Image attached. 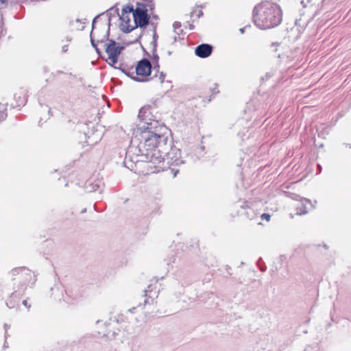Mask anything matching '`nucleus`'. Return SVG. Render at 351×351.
<instances>
[{"instance_id": "obj_12", "label": "nucleus", "mask_w": 351, "mask_h": 351, "mask_svg": "<svg viewBox=\"0 0 351 351\" xmlns=\"http://www.w3.org/2000/svg\"><path fill=\"white\" fill-rule=\"evenodd\" d=\"M84 188L87 192L90 193L97 191L99 189V185L90 183V181L88 180L85 184Z\"/></svg>"}, {"instance_id": "obj_17", "label": "nucleus", "mask_w": 351, "mask_h": 351, "mask_svg": "<svg viewBox=\"0 0 351 351\" xmlns=\"http://www.w3.org/2000/svg\"><path fill=\"white\" fill-rule=\"evenodd\" d=\"M145 296H146V297H147V296H148L149 298H151V296L148 295V292H152V285H149V286L147 287V289H146V290L145 291Z\"/></svg>"}, {"instance_id": "obj_14", "label": "nucleus", "mask_w": 351, "mask_h": 351, "mask_svg": "<svg viewBox=\"0 0 351 351\" xmlns=\"http://www.w3.org/2000/svg\"><path fill=\"white\" fill-rule=\"evenodd\" d=\"M203 15V12L202 8L199 6H196L193 8V11L191 12V18H197L199 19L200 16Z\"/></svg>"}, {"instance_id": "obj_23", "label": "nucleus", "mask_w": 351, "mask_h": 351, "mask_svg": "<svg viewBox=\"0 0 351 351\" xmlns=\"http://www.w3.org/2000/svg\"><path fill=\"white\" fill-rule=\"evenodd\" d=\"M155 295V297L157 298L158 297V294L156 293H154Z\"/></svg>"}, {"instance_id": "obj_16", "label": "nucleus", "mask_w": 351, "mask_h": 351, "mask_svg": "<svg viewBox=\"0 0 351 351\" xmlns=\"http://www.w3.org/2000/svg\"><path fill=\"white\" fill-rule=\"evenodd\" d=\"M261 218L262 219L266 220L267 221H269L271 216H270V215H269L267 213H263V214L261 215Z\"/></svg>"}, {"instance_id": "obj_15", "label": "nucleus", "mask_w": 351, "mask_h": 351, "mask_svg": "<svg viewBox=\"0 0 351 351\" xmlns=\"http://www.w3.org/2000/svg\"><path fill=\"white\" fill-rule=\"evenodd\" d=\"M156 77L158 78L160 84H162L165 82L166 75L161 72L158 76H156Z\"/></svg>"}, {"instance_id": "obj_4", "label": "nucleus", "mask_w": 351, "mask_h": 351, "mask_svg": "<svg viewBox=\"0 0 351 351\" xmlns=\"http://www.w3.org/2000/svg\"><path fill=\"white\" fill-rule=\"evenodd\" d=\"M169 145L168 144H167L166 148L160 149V155H163L161 156L162 159L161 160L162 161L160 162V164L158 166H156L155 172H158L160 171V169L163 168V165L165 161L167 164L169 165H178L182 162L181 152L180 149L176 148H171L169 151Z\"/></svg>"}, {"instance_id": "obj_22", "label": "nucleus", "mask_w": 351, "mask_h": 351, "mask_svg": "<svg viewBox=\"0 0 351 351\" xmlns=\"http://www.w3.org/2000/svg\"><path fill=\"white\" fill-rule=\"evenodd\" d=\"M193 28H194V26H193V25H190V29H193Z\"/></svg>"}, {"instance_id": "obj_2", "label": "nucleus", "mask_w": 351, "mask_h": 351, "mask_svg": "<svg viewBox=\"0 0 351 351\" xmlns=\"http://www.w3.org/2000/svg\"><path fill=\"white\" fill-rule=\"evenodd\" d=\"M282 12L276 3L263 1L253 10V21L261 29H270L278 25L282 21Z\"/></svg>"}, {"instance_id": "obj_19", "label": "nucleus", "mask_w": 351, "mask_h": 351, "mask_svg": "<svg viewBox=\"0 0 351 351\" xmlns=\"http://www.w3.org/2000/svg\"><path fill=\"white\" fill-rule=\"evenodd\" d=\"M68 48H69V46L67 45L62 46V51L64 53L68 51Z\"/></svg>"}, {"instance_id": "obj_13", "label": "nucleus", "mask_w": 351, "mask_h": 351, "mask_svg": "<svg viewBox=\"0 0 351 351\" xmlns=\"http://www.w3.org/2000/svg\"><path fill=\"white\" fill-rule=\"evenodd\" d=\"M203 93L205 94L206 95L202 100L203 101L206 102L210 101L211 100L212 97L215 94V93L211 90L210 88H209L208 89L206 88H204Z\"/></svg>"}, {"instance_id": "obj_9", "label": "nucleus", "mask_w": 351, "mask_h": 351, "mask_svg": "<svg viewBox=\"0 0 351 351\" xmlns=\"http://www.w3.org/2000/svg\"><path fill=\"white\" fill-rule=\"evenodd\" d=\"M133 12L134 19L135 23H136V27L138 26L144 27L148 24L149 18L144 5L138 4V6L135 10L133 8Z\"/></svg>"}, {"instance_id": "obj_5", "label": "nucleus", "mask_w": 351, "mask_h": 351, "mask_svg": "<svg viewBox=\"0 0 351 351\" xmlns=\"http://www.w3.org/2000/svg\"><path fill=\"white\" fill-rule=\"evenodd\" d=\"M119 25L124 32H130L136 28L132 5H126L122 9Z\"/></svg>"}, {"instance_id": "obj_20", "label": "nucleus", "mask_w": 351, "mask_h": 351, "mask_svg": "<svg viewBox=\"0 0 351 351\" xmlns=\"http://www.w3.org/2000/svg\"><path fill=\"white\" fill-rule=\"evenodd\" d=\"M7 0H0V5H5Z\"/></svg>"}, {"instance_id": "obj_3", "label": "nucleus", "mask_w": 351, "mask_h": 351, "mask_svg": "<svg viewBox=\"0 0 351 351\" xmlns=\"http://www.w3.org/2000/svg\"><path fill=\"white\" fill-rule=\"evenodd\" d=\"M10 274L14 285L18 287H26L29 285H33L36 280L34 273L25 267L14 268Z\"/></svg>"}, {"instance_id": "obj_1", "label": "nucleus", "mask_w": 351, "mask_h": 351, "mask_svg": "<svg viewBox=\"0 0 351 351\" xmlns=\"http://www.w3.org/2000/svg\"><path fill=\"white\" fill-rule=\"evenodd\" d=\"M162 127H147L141 132L140 147L147 168L155 173L156 166L162 161L160 149L166 148L167 136L162 132Z\"/></svg>"}, {"instance_id": "obj_7", "label": "nucleus", "mask_w": 351, "mask_h": 351, "mask_svg": "<svg viewBox=\"0 0 351 351\" xmlns=\"http://www.w3.org/2000/svg\"><path fill=\"white\" fill-rule=\"evenodd\" d=\"M104 46L106 47V52L108 55L106 61L109 64L114 65L117 63L118 58L123 47L113 40H109Z\"/></svg>"}, {"instance_id": "obj_10", "label": "nucleus", "mask_w": 351, "mask_h": 351, "mask_svg": "<svg viewBox=\"0 0 351 351\" xmlns=\"http://www.w3.org/2000/svg\"><path fill=\"white\" fill-rule=\"evenodd\" d=\"M213 51V47L208 44L198 45L195 50V55L199 58H205L208 57Z\"/></svg>"}, {"instance_id": "obj_6", "label": "nucleus", "mask_w": 351, "mask_h": 351, "mask_svg": "<svg viewBox=\"0 0 351 351\" xmlns=\"http://www.w3.org/2000/svg\"><path fill=\"white\" fill-rule=\"evenodd\" d=\"M151 72L152 65L150 62L147 59H143L138 62L135 69L136 75L132 78L136 81L144 82L147 80V77L150 75Z\"/></svg>"}, {"instance_id": "obj_21", "label": "nucleus", "mask_w": 351, "mask_h": 351, "mask_svg": "<svg viewBox=\"0 0 351 351\" xmlns=\"http://www.w3.org/2000/svg\"><path fill=\"white\" fill-rule=\"evenodd\" d=\"M147 303H149V300H145V304H144V305H145V304H147Z\"/></svg>"}, {"instance_id": "obj_8", "label": "nucleus", "mask_w": 351, "mask_h": 351, "mask_svg": "<svg viewBox=\"0 0 351 351\" xmlns=\"http://www.w3.org/2000/svg\"><path fill=\"white\" fill-rule=\"evenodd\" d=\"M108 38V31L105 26L103 27L93 24L92 30L90 32V40L93 46L99 52L97 45L103 43Z\"/></svg>"}, {"instance_id": "obj_18", "label": "nucleus", "mask_w": 351, "mask_h": 351, "mask_svg": "<svg viewBox=\"0 0 351 351\" xmlns=\"http://www.w3.org/2000/svg\"><path fill=\"white\" fill-rule=\"evenodd\" d=\"M23 304L27 307L28 309L30 308V304L28 303L27 300H24L23 301Z\"/></svg>"}, {"instance_id": "obj_11", "label": "nucleus", "mask_w": 351, "mask_h": 351, "mask_svg": "<svg viewBox=\"0 0 351 351\" xmlns=\"http://www.w3.org/2000/svg\"><path fill=\"white\" fill-rule=\"evenodd\" d=\"M152 110V108L150 106H143L138 112V118L141 121L148 123V121H152L153 118Z\"/></svg>"}]
</instances>
